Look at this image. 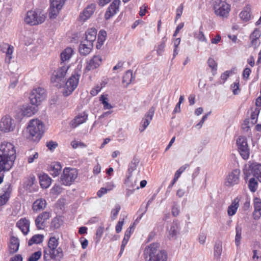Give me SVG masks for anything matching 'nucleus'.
Segmentation results:
<instances>
[{
    "label": "nucleus",
    "mask_w": 261,
    "mask_h": 261,
    "mask_svg": "<svg viewBox=\"0 0 261 261\" xmlns=\"http://www.w3.org/2000/svg\"><path fill=\"white\" fill-rule=\"evenodd\" d=\"M14 146L9 142H2L0 144V173L9 171L16 160Z\"/></svg>",
    "instance_id": "nucleus-1"
},
{
    "label": "nucleus",
    "mask_w": 261,
    "mask_h": 261,
    "mask_svg": "<svg viewBox=\"0 0 261 261\" xmlns=\"http://www.w3.org/2000/svg\"><path fill=\"white\" fill-rule=\"evenodd\" d=\"M146 261H167V253L164 250L160 249V244L153 243L147 246L143 252Z\"/></svg>",
    "instance_id": "nucleus-2"
},
{
    "label": "nucleus",
    "mask_w": 261,
    "mask_h": 261,
    "mask_svg": "<svg viewBox=\"0 0 261 261\" xmlns=\"http://www.w3.org/2000/svg\"><path fill=\"white\" fill-rule=\"evenodd\" d=\"M44 125L41 120L37 119L30 120L27 128L29 133L28 139L38 142L44 133Z\"/></svg>",
    "instance_id": "nucleus-3"
},
{
    "label": "nucleus",
    "mask_w": 261,
    "mask_h": 261,
    "mask_svg": "<svg viewBox=\"0 0 261 261\" xmlns=\"http://www.w3.org/2000/svg\"><path fill=\"white\" fill-rule=\"evenodd\" d=\"M81 70L80 68H75L71 76L68 79L65 84L64 89L63 90V95L65 97L68 96L74 91L77 88L79 80L81 77Z\"/></svg>",
    "instance_id": "nucleus-4"
},
{
    "label": "nucleus",
    "mask_w": 261,
    "mask_h": 261,
    "mask_svg": "<svg viewBox=\"0 0 261 261\" xmlns=\"http://www.w3.org/2000/svg\"><path fill=\"white\" fill-rule=\"evenodd\" d=\"M243 172L246 181L250 176H252V177L256 178L261 182V164L255 162L250 164L248 167L246 165Z\"/></svg>",
    "instance_id": "nucleus-5"
},
{
    "label": "nucleus",
    "mask_w": 261,
    "mask_h": 261,
    "mask_svg": "<svg viewBox=\"0 0 261 261\" xmlns=\"http://www.w3.org/2000/svg\"><path fill=\"white\" fill-rule=\"evenodd\" d=\"M61 65L57 70L54 72L50 80L52 83H56L55 85L57 87H61L64 85L65 76L69 68L68 65Z\"/></svg>",
    "instance_id": "nucleus-6"
},
{
    "label": "nucleus",
    "mask_w": 261,
    "mask_h": 261,
    "mask_svg": "<svg viewBox=\"0 0 261 261\" xmlns=\"http://www.w3.org/2000/svg\"><path fill=\"white\" fill-rule=\"evenodd\" d=\"M78 175V171L75 168L66 167L61 176V181L65 186H70L75 181Z\"/></svg>",
    "instance_id": "nucleus-7"
},
{
    "label": "nucleus",
    "mask_w": 261,
    "mask_h": 261,
    "mask_svg": "<svg viewBox=\"0 0 261 261\" xmlns=\"http://www.w3.org/2000/svg\"><path fill=\"white\" fill-rule=\"evenodd\" d=\"M45 16L40 13L39 14L33 10L29 11L24 17V22L30 25H35L43 23L45 19Z\"/></svg>",
    "instance_id": "nucleus-8"
},
{
    "label": "nucleus",
    "mask_w": 261,
    "mask_h": 261,
    "mask_svg": "<svg viewBox=\"0 0 261 261\" xmlns=\"http://www.w3.org/2000/svg\"><path fill=\"white\" fill-rule=\"evenodd\" d=\"M43 253L44 261H60L64 255L63 250L61 247L54 249H44Z\"/></svg>",
    "instance_id": "nucleus-9"
},
{
    "label": "nucleus",
    "mask_w": 261,
    "mask_h": 261,
    "mask_svg": "<svg viewBox=\"0 0 261 261\" xmlns=\"http://www.w3.org/2000/svg\"><path fill=\"white\" fill-rule=\"evenodd\" d=\"M213 9L217 16L227 17L230 10V6L225 1L215 0Z\"/></svg>",
    "instance_id": "nucleus-10"
},
{
    "label": "nucleus",
    "mask_w": 261,
    "mask_h": 261,
    "mask_svg": "<svg viewBox=\"0 0 261 261\" xmlns=\"http://www.w3.org/2000/svg\"><path fill=\"white\" fill-rule=\"evenodd\" d=\"M46 97L45 90L44 88L38 87L33 89L29 96L31 103L38 106Z\"/></svg>",
    "instance_id": "nucleus-11"
},
{
    "label": "nucleus",
    "mask_w": 261,
    "mask_h": 261,
    "mask_svg": "<svg viewBox=\"0 0 261 261\" xmlns=\"http://www.w3.org/2000/svg\"><path fill=\"white\" fill-rule=\"evenodd\" d=\"M238 151L244 160H247L250 154V150L248 145L247 138L244 136H240L236 142Z\"/></svg>",
    "instance_id": "nucleus-12"
},
{
    "label": "nucleus",
    "mask_w": 261,
    "mask_h": 261,
    "mask_svg": "<svg viewBox=\"0 0 261 261\" xmlns=\"http://www.w3.org/2000/svg\"><path fill=\"white\" fill-rule=\"evenodd\" d=\"M15 126V124L12 122V118L9 116L3 117L0 122V130L5 133L13 131Z\"/></svg>",
    "instance_id": "nucleus-13"
},
{
    "label": "nucleus",
    "mask_w": 261,
    "mask_h": 261,
    "mask_svg": "<svg viewBox=\"0 0 261 261\" xmlns=\"http://www.w3.org/2000/svg\"><path fill=\"white\" fill-rule=\"evenodd\" d=\"M240 170L235 169L230 172L227 176L225 185L227 187H232L240 182Z\"/></svg>",
    "instance_id": "nucleus-14"
},
{
    "label": "nucleus",
    "mask_w": 261,
    "mask_h": 261,
    "mask_svg": "<svg viewBox=\"0 0 261 261\" xmlns=\"http://www.w3.org/2000/svg\"><path fill=\"white\" fill-rule=\"evenodd\" d=\"M3 194L0 195V206L5 204L9 200L12 192V186L8 183L2 189Z\"/></svg>",
    "instance_id": "nucleus-15"
},
{
    "label": "nucleus",
    "mask_w": 261,
    "mask_h": 261,
    "mask_svg": "<svg viewBox=\"0 0 261 261\" xmlns=\"http://www.w3.org/2000/svg\"><path fill=\"white\" fill-rule=\"evenodd\" d=\"M95 10V5L92 4L88 5L86 9L84 10L79 16V19L81 21H85L89 19L93 14Z\"/></svg>",
    "instance_id": "nucleus-16"
},
{
    "label": "nucleus",
    "mask_w": 261,
    "mask_h": 261,
    "mask_svg": "<svg viewBox=\"0 0 261 261\" xmlns=\"http://www.w3.org/2000/svg\"><path fill=\"white\" fill-rule=\"evenodd\" d=\"M97 30L95 28H90L87 30L85 33V38L82 40L87 43H90L93 45V42L96 38Z\"/></svg>",
    "instance_id": "nucleus-17"
},
{
    "label": "nucleus",
    "mask_w": 261,
    "mask_h": 261,
    "mask_svg": "<svg viewBox=\"0 0 261 261\" xmlns=\"http://www.w3.org/2000/svg\"><path fill=\"white\" fill-rule=\"evenodd\" d=\"M101 63V58L99 56H94L87 63L85 70L90 71L97 68Z\"/></svg>",
    "instance_id": "nucleus-18"
},
{
    "label": "nucleus",
    "mask_w": 261,
    "mask_h": 261,
    "mask_svg": "<svg viewBox=\"0 0 261 261\" xmlns=\"http://www.w3.org/2000/svg\"><path fill=\"white\" fill-rule=\"evenodd\" d=\"M88 119V114L83 112L79 114L71 121V125L73 128H75L79 125L85 122Z\"/></svg>",
    "instance_id": "nucleus-19"
},
{
    "label": "nucleus",
    "mask_w": 261,
    "mask_h": 261,
    "mask_svg": "<svg viewBox=\"0 0 261 261\" xmlns=\"http://www.w3.org/2000/svg\"><path fill=\"white\" fill-rule=\"evenodd\" d=\"M62 170V166L59 162H53L47 167V170L54 177L58 176Z\"/></svg>",
    "instance_id": "nucleus-20"
},
{
    "label": "nucleus",
    "mask_w": 261,
    "mask_h": 261,
    "mask_svg": "<svg viewBox=\"0 0 261 261\" xmlns=\"http://www.w3.org/2000/svg\"><path fill=\"white\" fill-rule=\"evenodd\" d=\"M16 226L21 230L24 234H27L29 231L30 222L25 218H22L19 220L16 223Z\"/></svg>",
    "instance_id": "nucleus-21"
},
{
    "label": "nucleus",
    "mask_w": 261,
    "mask_h": 261,
    "mask_svg": "<svg viewBox=\"0 0 261 261\" xmlns=\"http://www.w3.org/2000/svg\"><path fill=\"white\" fill-rule=\"evenodd\" d=\"M40 186L43 189H46L49 187L51 183V178L45 173H43L39 176Z\"/></svg>",
    "instance_id": "nucleus-22"
},
{
    "label": "nucleus",
    "mask_w": 261,
    "mask_h": 261,
    "mask_svg": "<svg viewBox=\"0 0 261 261\" xmlns=\"http://www.w3.org/2000/svg\"><path fill=\"white\" fill-rule=\"evenodd\" d=\"M93 47V45L82 41L79 46V52L81 55L87 56L90 53Z\"/></svg>",
    "instance_id": "nucleus-23"
},
{
    "label": "nucleus",
    "mask_w": 261,
    "mask_h": 261,
    "mask_svg": "<svg viewBox=\"0 0 261 261\" xmlns=\"http://www.w3.org/2000/svg\"><path fill=\"white\" fill-rule=\"evenodd\" d=\"M251 8L250 5H247L239 14L241 19L244 22L249 21L251 16Z\"/></svg>",
    "instance_id": "nucleus-24"
},
{
    "label": "nucleus",
    "mask_w": 261,
    "mask_h": 261,
    "mask_svg": "<svg viewBox=\"0 0 261 261\" xmlns=\"http://www.w3.org/2000/svg\"><path fill=\"white\" fill-rule=\"evenodd\" d=\"M46 206V201L44 199L40 198L35 200L33 203L32 208L34 211H41Z\"/></svg>",
    "instance_id": "nucleus-25"
},
{
    "label": "nucleus",
    "mask_w": 261,
    "mask_h": 261,
    "mask_svg": "<svg viewBox=\"0 0 261 261\" xmlns=\"http://www.w3.org/2000/svg\"><path fill=\"white\" fill-rule=\"evenodd\" d=\"M19 239L14 236L10 238L9 249L10 253H14L17 252L19 249Z\"/></svg>",
    "instance_id": "nucleus-26"
},
{
    "label": "nucleus",
    "mask_w": 261,
    "mask_h": 261,
    "mask_svg": "<svg viewBox=\"0 0 261 261\" xmlns=\"http://www.w3.org/2000/svg\"><path fill=\"white\" fill-rule=\"evenodd\" d=\"M49 213H40L35 220L37 228L41 229L45 220L49 219Z\"/></svg>",
    "instance_id": "nucleus-27"
},
{
    "label": "nucleus",
    "mask_w": 261,
    "mask_h": 261,
    "mask_svg": "<svg viewBox=\"0 0 261 261\" xmlns=\"http://www.w3.org/2000/svg\"><path fill=\"white\" fill-rule=\"evenodd\" d=\"M134 79L135 76H133L132 71L128 70L125 72L123 76L122 83L124 85L125 87H127Z\"/></svg>",
    "instance_id": "nucleus-28"
},
{
    "label": "nucleus",
    "mask_w": 261,
    "mask_h": 261,
    "mask_svg": "<svg viewBox=\"0 0 261 261\" xmlns=\"http://www.w3.org/2000/svg\"><path fill=\"white\" fill-rule=\"evenodd\" d=\"M54 2H52V4L50 3V7L48 10V17L50 19H55L58 16L59 11L62 8H57L55 7Z\"/></svg>",
    "instance_id": "nucleus-29"
},
{
    "label": "nucleus",
    "mask_w": 261,
    "mask_h": 261,
    "mask_svg": "<svg viewBox=\"0 0 261 261\" xmlns=\"http://www.w3.org/2000/svg\"><path fill=\"white\" fill-rule=\"evenodd\" d=\"M140 162V160L137 155H135L131 162L128 165V168L127 170L128 175H132L133 171L136 169L138 164Z\"/></svg>",
    "instance_id": "nucleus-30"
},
{
    "label": "nucleus",
    "mask_w": 261,
    "mask_h": 261,
    "mask_svg": "<svg viewBox=\"0 0 261 261\" xmlns=\"http://www.w3.org/2000/svg\"><path fill=\"white\" fill-rule=\"evenodd\" d=\"M261 32L260 30L256 28L250 36L252 45L254 46H256L257 45V40L259 38Z\"/></svg>",
    "instance_id": "nucleus-31"
},
{
    "label": "nucleus",
    "mask_w": 261,
    "mask_h": 261,
    "mask_svg": "<svg viewBox=\"0 0 261 261\" xmlns=\"http://www.w3.org/2000/svg\"><path fill=\"white\" fill-rule=\"evenodd\" d=\"M73 50L71 47H67L61 54V60L62 61L61 64H64V62L68 60L72 56Z\"/></svg>",
    "instance_id": "nucleus-32"
},
{
    "label": "nucleus",
    "mask_w": 261,
    "mask_h": 261,
    "mask_svg": "<svg viewBox=\"0 0 261 261\" xmlns=\"http://www.w3.org/2000/svg\"><path fill=\"white\" fill-rule=\"evenodd\" d=\"M63 219L61 216H57L51 221L50 227L54 229H58L63 224Z\"/></svg>",
    "instance_id": "nucleus-33"
},
{
    "label": "nucleus",
    "mask_w": 261,
    "mask_h": 261,
    "mask_svg": "<svg viewBox=\"0 0 261 261\" xmlns=\"http://www.w3.org/2000/svg\"><path fill=\"white\" fill-rule=\"evenodd\" d=\"M179 226L177 222H173L169 231L170 239L175 238L179 232Z\"/></svg>",
    "instance_id": "nucleus-34"
},
{
    "label": "nucleus",
    "mask_w": 261,
    "mask_h": 261,
    "mask_svg": "<svg viewBox=\"0 0 261 261\" xmlns=\"http://www.w3.org/2000/svg\"><path fill=\"white\" fill-rule=\"evenodd\" d=\"M132 175H127L126 176V178L124 180V184L128 188H135L137 190L139 189V187L137 186V181L136 179H135L134 181H132L130 180V178Z\"/></svg>",
    "instance_id": "nucleus-35"
},
{
    "label": "nucleus",
    "mask_w": 261,
    "mask_h": 261,
    "mask_svg": "<svg viewBox=\"0 0 261 261\" xmlns=\"http://www.w3.org/2000/svg\"><path fill=\"white\" fill-rule=\"evenodd\" d=\"M240 201V198L238 196L235 198L228 206L227 212H237L239 206Z\"/></svg>",
    "instance_id": "nucleus-36"
},
{
    "label": "nucleus",
    "mask_w": 261,
    "mask_h": 261,
    "mask_svg": "<svg viewBox=\"0 0 261 261\" xmlns=\"http://www.w3.org/2000/svg\"><path fill=\"white\" fill-rule=\"evenodd\" d=\"M37 111V106L33 105L28 106L23 111V114L27 117H30L34 115Z\"/></svg>",
    "instance_id": "nucleus-37"
},
{
    "label": "nucleus",
    "mask_w": 261,
    "mask_h": 261,
    "mask_svg": "<svg viewBox=\"0 0 261 261\" xmlns=\"http://www.w3.org/2000/svg\"><path fill=\"white\" fill-rule=\"evenodd\" d=\"M257 179L254 177H251L248 180V186L249 189L252 192H255L258 187Z\"/></svg>",
    "instance_id": "nucleus-38"
},
{
    "label": "nucleus",
    "mask_w": 261,
    "mask_h": 261,
    "mask_svg": "<svg viewBox=\"0 0 261 261\" xmlns=\"http://www.w3.org/2000/svg\"><path fill=\"white\" fill-rule=\"evenodd\" d=\"M167 40V38L164 36L162 38L161 41L158 44L156 48V54L158 56L162 55L164 51V48L165 47V43Z\"/></svg>",
    "instance_id": "nucleus-39"
},
{
    "label": "nucleus",
    "mask_w": 261,
    "mask_h": 261,
    "mask_svg": "<svg viewBox=\"0 0 261 261\" xmlns=\"http://www.w3.org/2000/svg\"><path fill=\"white\" fill-rule=\"evenodd\" d=\"M43 236L42 234H35L33 236L28 242V245L31 246L34 244H39L43 241Z\"/></svg>",
    "instance_id": "nucleus-40"
},
{
    "label": "nucleus",
    "mask_w": 261,
    "mask_h": 261,
    "mask_svg": "<svg viewBox=\"0 0 261 261\" xmlns=\"http://www.w3.org/2000/svg\"><path fill=\"white\" fill-rule=\"evenodd\" d=\"M58 238L55 237H51L49 238L48 242V247L46 249H54L57 248L59 244Z\"/></svg>",
    "instance_id": "nucleus-41"
},
{
    "label": "nucleus",
    "mask_w": 261,
    "mask_h": 261,
    "mask_svg": "<svg viewBox=\"0 0 261 261\" xmlns=\"http://www.w3.org/2000/svg\"><path fill=\"white\" fill-rule=\"evenodd\" d=\"M207 64L212 69L213 75H215L217 73V63L212 58H209L207 61Z\"/></svg>",
    "instance_id": "nucleus-42"
},
{
    "label": "nucleus",
    "mask_w": 261,
    "mask_h": 261,
    "mask_svg": "<svg viewBox=\"0 0 261 261\" xmlns=\"http://www.w3.org/2000/svg\"><path fill=\"white\" fill-rule=\"evenodd\" d=\"M120 4V0H114L109 6L108 10L111 11L113 13L116 14L119 9Z\"/></svg>",
    "instance_id": "nucleus-43"
},
{
    "label": "nucleus",
    "mask_w": 261,
    "mask_h": 261,
    "mask_svg": "<svg viewBox=\"0 0 261 261\" xmlns=\"http://www.w3.org/2000/svg\"><path fill=\"white\" fill-rule=\"evenodd\" d=\"M35 181V177L32 175L30 176L24 182V188L28 189H30L34 184Z\"/></svg>",
    "instance_id": "nucleus-44"
},
{
    "label": "nucleus",
    "mask_w": 261,
    "mask_h": 261,
    "mask_svg": "<svg viewBox=\"0 0 261 261\" xmlns=\"http://www.w3.org/2000/svg\"><path fill=\"white\" fill-rule=\"evenodd\" d=\"M253 204L254 210L253 212H261V199L258 197H255L253 199Z\"/></svg>",
    "instance_id": "nucleus-45"
},
{
    "label": "nucleus",
    "mask_w": 261,
    "mask_h": 261,
    "mask_svg": "<svg viewBox=\"0 0 261 261\" xmlns=\"http://www.w3.org/2000/svg\"><path fill=\"white\" fill-rule=\"evenodd\" d=\"M222 251V244L220 242L216 243L214 246V255L219 257Z\"/></svg>",
    "instance_id": "nucleus-46"
},
{
    "label": "nucleus",
    "mask_w": 261,
    "mask_h": 261,
    "mask_svg": "<svg viewBox=\"0 0 261 261\" xmlns=\"http://www.w3.org/2000/svg\"><path fill=\"white\" fill-rule=\"evenodd\" d=\"M236 238H235V243L236 245L238 246L240 244V241L241 240V232H242V229L241 228L237 226L236 228Z\"/></svg>",
    "instance_id": "nucleus-47"
},
{
    "label": "nucleus",
    "mask_w": 261,
    "mask_h": 261,
    "mask_svg": "<svg viewBox=\"0 0 261 261\" xmlns=\"http://www.w3.org/2000/svg\"><path fill=\"white\" fill-rule=\"evenodd\" d=\"M41 251H36L31 254L28 259V261H37L41 256Z\"/></svg>",
    "instance_id": "nucleus-48"
},
{
    "label": "nucleus",
    "mask_w": 261,
    "mask_h": 261,
    "mask_svg": "<svg viewBox=\"0 0 261 261\" xmlns=\"http://www.w3.org/2000/svg\"><path fill=\"white\" fill-rule=\"evenodd\" d=\"M62 191V188L59 185H55L50 190V193L55 195H59Z\"/></svg>",
    "instance_id": "nucleus-49"
},
{
    "label": "nucleus",
    "mask_w": 261,
    "mask_h": 261,
    "mask_svg": "<svg viewBox=\"0 0 261 261\" xmlns=\"http://www.w3.org/2000/svg\"><path fill=\"white\" fill-rule=\"evenodd\" d=\"M239 81L237 80L233 84L231 85V88L232 89L233 93L234 95L238 94L240 92L239 89Z\"/></svg>",
    "instance_id": "nucleus-50"
},
{
    "label": "nucleus",
    "mask_w": 261,
    "mask_h": 261,
    "mask_svg": "<svg viewBox=\"0 0 261 261\" xmlns=\"http://www.w3.org/2000/svg\"><path fill=\"white\" fill-rule=\"evenodd\" d=\"M58 145V143L56 141H53L52 140L48 141L46 143V146L48 149L50 151H53L57 147Z\"/></svg>",
    "instance_id": "nucleus-51"
},
{
    "label": "nucleus",
    "mask_w": 261,
    "mask_h": 261,
    "mask_svg": "<svg viewBox=\"0 0 261 261\" xmlns=\"http://www.w3.org/2000/svg\"><path fill=\"white\" fill-rule=\"evenodd\" d=\"M155 112V108L153 107L150 108L148 112L145 114V118L148 119L149 120H151L154 115Z\"/></svg>",
    "instance_id": "nucleus-52"
},
{
    "label": "nucleus",
    "mask_w": 261,
    "mask_h": 261,
    "mask_svg": "<svg viewBox=\"0 0 261 261\" xmlns=\"http://www.w3.org/2000/svg\"><path fill=\"white\" fill-rule=\"evenodd\" d=\"M259 114V111L256 110L255 111H253L251 114L250 118L251 120V123L252 124H254L256 123L257 120L258 116Z\"/></svg>",
    "instance_id": "nucleus-53"
},
{
    "label": "nucleus",
    "mask_w": 261,
    "mask_h": 261,
    "mask_svg": "<svg viewBox=\"0 0 261 261\" xmlns=\"http://www.w3.org/2000/svg\"><path fill=\"white\" fill-rule=\"evenodd\" d=\"M150 120L148 119L144 118L142 120V123H143L142 128H140L139 130L141 132L144 131L146 128L148 126L150 122Z\"/></svg>",
    "instance_id": "nucleus-54"
},
{
    "label": "nucleus",
    "mask_w": 261,
    "mask_h": 261,
    "mask_svg": "<svg viewBox=\"0 0 261 261\" xmlns=\"http://www.w3.org/2000/svg\"><path fill=\"white\" fill-rule=\"evenodd\" d=\"M202 29V27L201 26L199 28V33L196 37L199 40H200L201 41L206 42L207 40H206L203 32L201 31Z\"/></svg>",
    "instance_id": "nucleus-55"
},
{
    "label": "nucleus",
    "mask_w": 261,
    "mask_h": 261,
    "mask_svg": "<svg viewBox=\"0 0 261 261\" xmlns=\"http://www.w3.org/2000/svg\"><path fill=\"white\" fill-rule=\"evenodd\" d=\"M187 165L181 166L175 172L174 177L178 178L180 177L181 174L186 170Z\"/></svg>",
    "instance_id": "nucleus-56"
},
{
    "label": "nucleus",
    "mask_w": 261,
    "mask_h": 261,
    "mask_svg": "<svg viewBox=\"0 0 261 261\" xmlns=\"http://www.w3.org/2000/svg\"><path fill=\"white\" fill-rule=\"evenodd\" d=\"M211 112L206 113L204 116H203L201 120L200 121V122L196 124V126L198 127L199 128H201L204 122V121L207 119V117L211 114Z\"/></svg>",
    "instance_id": "nucleus-57"
},
{
    "label": "nucleus",
    "mask_w": 261,
    "mask_h": 261,
    "mask_svg": "<svg viewBox=\"0 0 261 261\" xmlns=\"http://www.w3.org/2000/svg\"><path fill=\"white\" fill-rule=\"evenodd\" d=\"M55 206L58 210H63V208L64 207V199H59Z\"/></svg>",
    "instance_id": "nucleus-58"
},
{
    "label": "nucleus",
    "mask_w": 261,
    "mask_h": 261,
    "mask_svg": "<svg viewBox=\"0 0 261 261\" xmlns=\"http://www.w3.org/2000/svg\"><path fill=\"white\" fill-rule=\"evenodd\" d=\"M124 219H123L122 220H119L116 226V231L117 233H119L121 231Z\"/></svg>",
    "instance_id": "nucleus-59"
},
{
    "label": "nucleus",
    "mask_w": 261,
    "mask_h": 261,
    "mask_svg": "<svg viewBox=\"0 0 261 261\" xmlns=\"http://www.w3.org/2000/svg\"><path fill=\"white\" fill-rule=\"evenodd\" d=\"M103 231H104V227H103V226H100L97 229L96 233L97 239L99 240L101 238V237L103 233Z\"/></svg>",
    "instance_id": "nucleus-60"
},
{
    "label": "nucleus",
    "mask_w": 261,
    "mask_h": 261,
    "mask_svg": "<svg viewBox=\"0 0 261 261\" xmlns=\"http://www.w3.org/2000/svg\"><path fill=\"white\" fill-rule=\"evenodd\" d=\"M147 8L148 6L146 5H143L140 7L139 11V15L140 16L142 17L146 14Z\"/></svg>",
    "instance_id": "nucleus-61"
},
{
    "label": "nucleus",
    "mask_w": 261,
    "mask_h": 261,
    "mask_svg": "<svg viewBox=\"0 0 261 261\" xmlns=\"http://www.w3.org/2000/svg\"><path fill=\"white\" fill-rule=\"evenodd\" d=\"M232 73V71L227 70L225 71L221 75V79L224 81V82H225L229 76L230 74H231Z\"/></svg>",
    "instance_id": "nucleus-62"
},
{
    "label": "nucleus",
    "mask_w": 261,
    "mask_h": 261,
    "mask_svg": "<svg viewBox=\"0 0 261 261\" xmlns=\"http://www.w3.org/2000/svg\"><path fill=\"white\" fill-rule=\"evenodd\" d=\"M153 200H152V199H149L148 201V202H147V203H146L144 205H143V204H142L141 206V207L140 208V211H144V212H146L147 210V207L149 205V204L153 201Z\"/></svg>",
    "instance_id": "nucleus-63"
},
{
    "label": "nucleus",
    "mask_w": 261,
    "mask_h": 261,
    "mask_svg": "<svg viewBox=\"0 0 261 261\" xmlns=\"http://www.w3.org/2000/svg\"><path fill=\"white\" fill-rule=\"evenodd\" d=\"M251 72V69L249 68H248V67L245 68L244 69L243 72V78L244 79H248L250 75Z\"/></svg>",
    "instance_id": "nucleus-64"
}]
</instances>
